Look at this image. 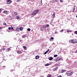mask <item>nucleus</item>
<instances>
[{
	"instance_id": "obj_1",
	"label": "nucleus",
	"mask_w": 77,
	"mask_h": 77,
	"mask_svg": "<svg viewBox=\"0 0 77 77\" xmlns=\"http://www.w3.org/2000/svg\"><path fill=\"white\" fill-rule=\"evenodd\" d=\"M39 11V10L38 9H37L33 11L32 13V15H36V14H38V13Z\"/></svg>"
},
{
	"instance_id": "obj_2",
	"label": "nucleus",
	"mask_w": 77,
	"mask_h": 77,
	"mask_svg": "<svg viewBox=\"0 0 77 77\" xmlns=\"http://www.w3.org/2000/svg\"><path fill=\"white\" fill-rule=\"evenodd\" d=\"M66 74L67 75H72V72L71 71H68L67 72Z\"/></svg>"
},
{
	"instance_id": "obj_3",
	"label": "nucleus",
	"mask_w": 77,
	"mask_h": 77,
	"mask_svg": "<svg viewBox=\"0 0 77 77\" xmlns=\"http://www.w3.org/2000/svg\"><path fill=\"white\" fill-rule=\"evenodd\" d=\"M60 57H58L57 58H55L54 61H55V62H57V61L60 60Z\"/></svg>"
},
{
	"instance_id": "obj_4",
	"label": "nucleus",
	"mask_w": 77,
	"mask_h": 77,
	"mask_svg": "<svg viewBox=\"0 0 77 77\" xmlns=\"http://www.w3.org/2000/svg\"><path fill=\"white\" fill-rule=\"evenodd\" d=\"M7 4H11V0H8V1L7 2Z\"/></svg>"
},
{
	"instance_id": "obj_5",
	"label": "nucleus",
	"mask_w": 77,
	"mask_h": 77,
	"mask_svg": "<svg viewBox=\"0 0 77 77\" xmlns=\"http://www.w3.org/2000/svg\"><path fill=\"white\" fill-rule=\"evenodd\" d=\"M48 59L49 60H52L53 59V58L51 57H48Z\"/></svg>"
},
{
	"instance_id": "obj_6",
	"label": "nucleus",
	"mask_w": 77,
	"mask_h": 77,
	"mask_svg": "<svg viewBox=\"0 0 77 77\" xmlns=\"http://www.w3.org/2000/svg\"><path fill=\"white\" fill-rule=\"evenodd\" d=\"M58 0H53L52 3H54V2H58Z\"/></svg>"
},
{
	"instance_id": "obj_7",
	"label": "nucleus",
	"mask_w": 77,
	"mask_h": 77,
	"mask_svg": "<svg viewBox=\"0 0 77 77\" xmlns=\"http://www.w3.org/2000/svg\"><path fill=\"white\" fill-rule=\"evenodd\" d=\"M3 13H4V14H5L7 15L8 14V11H4L3 12Z\"/></svg>"
},
{
	"instance_id": "obj_8",
	"label": "nucleus",
	"mask_w": 77,
	"mask_h": 77,
	"mask_svg": "<svg viewBox=\"0 0 77 77\" xmlns=\"http://www.w3.org/2000/svg\"><path fill=\"white\" fill-rule=\"evenodd\" d=\"M77 41L75 40L73 41L72 43L73 44H75V43H77Z\"/></svg>"
},
{
	"instance_id": "obj_9",
	"label": "nucleus",
	"mask_w": 77,
	"mask_h": 77,
	"mask_svg": "<svg viewBox=\"0 0 77 77\" xmlns=\"http://www.w3.org/2000/svg\"><path fill=\"white\" fill-rule=\"evenodd\" d=\"M17 53L18 54H21V53H22L21 51H17Z\"/></svg>"
},
{
	"instance_id": "obj_10",
	"label": "nucleus",
	"mask_w": 77,
	"mask_h": 77,
	"mask_svg": "<svg viewBox=\"0 0 77 77\" xmlns=\"http://www.w3.org/2000/svg\"><path fill=\"white\" fill-rule=\"evenodd\" d=\"M8 29L9 30H11L12 29H13V27H12V26H11L10 27H9Z\"/></svg>"
},
{
	"instance_id": "obj_11",
	"label": "nucleus",
	"mask_w": 77,
	"mask_h": 77,
	"mask_svg": "<svg viewBox=\"0 0 77 77\" xmlns=\"http://www.w3.org/2000/svg\"><path fill=\"white\" fill-rule=\"evenodd\" d=\"M55 17V13H54L53 15H52V18H54Z\"/></svg>"
},
{
	"instance_id": "obj_12",
	"label": "nucleus",
	"mask_w": 77,
	"mask_h": 77,
	"mask_svg": "<svg viewBox=\"0 0 77 77\" xmlns=\"http://www.w3.org/2000/svg\"><path fill=\"white\" fill-rule=\"evenodd\" d=\"M39 58V56L38 55H37L35 56V59H38Z\"/></svg>"
},
{
	"instance_id": "obj_13",
	"label": "nucleus",
	"mask_w": 77,
	"mask_h": 77,
	"mask_svg": "<svg viewBox=\"0 0 77 77\" xmlns=\"http://www.w3.org/2000/svg\"><path fill=\"white\" fill-rule=\"evenodd\" d=\"M50 64H51L50 63L45 64V66H49V65H50Z\"/></svg>"
},
{
	"instance_id": "obj_14",
	"label": "nucleus",
	"mask_w": 77,
	"mask_h": 77,
	"mask_svg": "<svg viewBox=\"0 0 77 77\" xmlns=\"http://www.w3.org/2000/svg\"><path fill=\"white\" fill-rule=\"evenodd\" d=\"M20 16H17L15 18L16 19H17V20H19L20 19Z\"/></svg>"
},
{
	"instance_id": "obj_15",
	"label": "nucleus",
	"mask_w": 77,
	"mask_h": 77,
	"mask_svg": "<svg viewBox=\"0 0 77 77\" xmlns=\"http://www.w3.org/2000/svg\"><path fill=\"white\" fill-rule=\"evenodd\" d=\"M58 69V67H56L54 69V71H56V70H57V69Z\"/></svg>"
},
{
	"instance_id": "obj_16",
	"label": "nucleus",
	"mask_w": 77,
	"mask_h": 77,
	"mask_svg": "<svg viewBox=\"0 0 77 77\" xmlns=\"http://www.w3.org/2000/svg\"><path fill=\"white\" fill-rule=\"evenodd\" d=\"M73 42V40H69V43H72Z\"/></svg>"
},
{
	"instance_id": "obj_17",
	"label": "nucleus",
	"mask_w": 77,
	"mask_h": 77,
	"mask_svg": "<svg viewBox=\"0 0 77 77\" xmlns=\"http://www.w3.org/2000/svg\"><path fill=\"white\" fill-rule=\"evenodd\" d=\"M23 48L24 50H26L27 49V47L25 46H23Z\"/></svg>"
},
{
	"instance_id": "obj_18",
	"label": "nucleus",
	"mask_w": 77,
	"mask_h": 77,
	"mask_svg": "<svg viewBox=\"0 0 77 77\" xmlns=\"http://www.w3.org/2000/svg\"><path fill=\"white\" fill-rule=\"evenodd\" d=\"M43 28H44L45 29L46 27V25H43Z\"/></svg>"
},
{
	"instance_id": "obj_19",
	"label": "nucleus",
	"mask_w": 77,
	"mask_h": 77,
	"mask_svg": "<svg viewBox=\"0 0 77 77\" xmlns=\"http://www.w3.org/2000/svg\"><path fill=\"white\" fill-rule=\"evenodd\" d=\"M23 27H21L20 28V30L21 31V30H23Z\"/></svg>"
},
{
	"instance_id": "obj_20",
	"label": "nucleus",
	"mask_w": 77,
	"mask_h": 77,
	"mask_svg": "<svg viewBox=\"0 0 77 77\" xmlns=\"http://www.w3.org/2000/svg\"><path fill=\"white\" fill-rule=\"evenodd\" d=\"M14 14L15 15H18V14L16 12H14Z\"/></svg>"
},
{
	"instance_id": "obj_21",
	"label": "nucleus",
	"mask_w": 77,
	"mask_h": 77,
	"mask_svg": "<svg viewBox=\"0 0 77 77\" xmlns=\"http://www.w3.org/2000/svg\"><path fill=\"white\" fill-rule=\"evenodd\" d=\"M64 72V70H62L61 71V73H63Z\"/></svg>"
},
{
	"instance_id": "obj_22",
	"label": "nucleus",
	"mask_w": 77,
	"mask_h": 77,
	"mask_svg": "<svg viewBox=\"0 0 77 77\" xmlns=\"http://www.w3.org/2000/svg\"><path fill=\"white\" fill-rule=\"evenodd\" d=\"M26 37L25 35H23L22 36L23 38H25V37Z\"/></svg>"
},
{
	"instance_id": "obj_23",
	"label": "nucleus",
	"mask_w": 77,
	"mask_h": 77,
	"mask_svg": "<svg viewBox=\"0 0 77 77\" xmlns=\"http://www.w3.org/2000/svg\"><path fill=\"white\" fill-rule=\"evenodd\" d=\"M27 30H28V31H29V32H30V29L29 28H28Z\"/></svg>"
},
{
	"instance_id": "obj_24",
	"label": "nucleus",
	"mask_w": 77,
	"mask_h": 77,
	"mask_svg": "<svg viewBox=\"0 0 77 77\" xmlns=\"http://www.w3.org/2000/svg\"><path fill=\"white\" fill-rule=\"evenodd\" d=\"M3 25H4V26H6V23H3Z\"/></svg>"
},
{
	"instance_id": "obj_25",
	"label": "nucleus",
	"mask_w": 77,
	"mask_h": 77,
	"mask_svg": "<svg viewBox=\"0 0 77 77\" xmlns=\"http://www.w3.org/2000/svg\"><path fill=\"white\" fill-rule=\"evenodd\" d=\"M51 75H48L47 77H51Z\"/></svg>"
},
{
	"instance_id": "obj_26",
	"label": "nucleus",
	"mask_w": 77,
	"mask_h": 77,
	"mask_svg": "<svg viewBox=\"0 0 77 77\" xmlns=\"http://www.w3.org/2000/svg\"><path fill=\"white\" fill-rule=\"evenodd\" d=\"M74 11H75V8H73V10L72 11V12H74Z\"/></svg>"
},
{
	"instance_id": "obj_27",
	"label": "nucleus",
	"mask_w": 77,
	"mask_h": 77,
	"mask_svg": "<svg viewBox=\"0 0 77 77\" xmlns=\"http://www.w3.org/2000/svg\"><path fill=\"white\" fill-rule=\"evenodd\" d=\"M48 53V52H47V51H46V52H45L44 54H47Z\"/></svg>"
},
{
	"instance_id": "obj_28",
	"label": "nucleus",
	"mask_w": 77,
	"mask_h": 77,
	"mask_svg": "<svg viewBox=\"0 0 77 77\" xmlns=\"http://www.w3.org/2000/svg\"><path fill=\"white\" fill-rule=\"evenodd\" d=\"M46 26L47 27H49V25L48 24L46 25Z\"/></svg>"
},
{
	"instance_id": "obj_29",
	"label": "nucleus",
	"mask_w": 77,
	"mask_h": 77,
	"mask_svg": "<svg viewBox=\"0 0 77 77\" xmlns=\"http://www.w3.org/2000/svg\"><path fill=\"white\" fill-rule=\"evenodd\" d=\"M51 40H53V39H54V38L53 37H51Z\"/></svg>"
},
{
	"instance_id": "obj_30",
	"label": "nucleus",
	"mask_w": 77,
	"mask_h": 77,
	"mask_svg": "<svg viewBox=\"0 0 77 77\" xmlns=\"http://www.w3.org/2000/svg\"><path fill=\"white\" fill-rule=\"evenodd\" d=\"M57 54L54 55V57H57Z\"/></svg>"
},
{
	"instance_id": "obj_31",
	"label": "nucleus",
	"mask_w": 77,
	"mask_h": 77,
	"mask_svg": "<svg viewBox=\"0 0 77 77\" xmlns=\"http://www.w3.org/2000/svg\"><path fill=\"white\" fill-rule=\"evenodd\" d=\"M20 0H16L17 2H20Z\"/></svg>"
},
{
	"instance_id": "obj_32",
	"label": "nucleus",
	"mask_w": 77,
	"mask_h": 77,
	"mask_svg": "<svg viewBox=\"0 0 77 77\" xmlns=\"http://www.w3.org/2000/svg\"><path fill=\"white\" fill-rule=\"evenodd\" d=\"M75 34H76V35H77V31H75Z\"/></svg>"
},
{
	"instance_id": "obj_33",
	"label": "nucleus",
	"mask_w": 77,
	"mask_h": 77,
	"mask_svg": "<svg viewBox=\"0 0 77 77\" xmlns=\"http://www.w3.org/2000/svg\"><path fill=\"white\" fill-rule=\"evenodd\" d=\"M41 30H44V29H43V28H42L40 29Z\"/></svg>"
},
{
	"instance_id": "obj_34",
	"label": "nucleus",
	"mask_w": 77,
	"mask_h": 77,
	"mask_svg": "<svg viewBox=\"0 0 77 77\" xmlns=\"http://www.w3.org/2000/svg\"><path fill=\"white\" fill-rule=\"evenodd\" d=\"M60 32H63V29H62Z\"/></svg>"
},
{
	"instance_id": "obj_35",
	"label": "nucleus",
	"mask_w": 77,
	"mask_h": 77,
	"mask_svg": "<svg viewBox=\"0 0 77 77\" xmlns=\"http://www.w3.org/2000/svg\"><path fill=\"white\" fill-rule=\"evenodd\" d=\"M2 49L3 50V51L5 50V48H2Z\"/></svg>"
},
{
	"instance_id": "obj_36",
	"label": "nucleus",
	"mask_w": 77,
	"mask_h": 77,
	"mask_svg": "<svg viewBox=\"0 0 77 77\" xmlns=\"http://www.w3.org/2000/svg\"><path fill=\"white\" fill-rule=\"evenodd\" d=\"M60 2H63V0H60Z\"/></svg>"
},
{
	"instance_id": "obj_37",
	"label": "nucleus",
	"mask_w": 77,
	"mask_h": 77,
	"mask_svg": "<svg viewBox=\"0 0 77 77\" xmlns=\"http://www.w3.org/2000/svg\"><path fill=\"white\" fill-rule=\"evenodd\" d=\"M67 32H69V31L68 29L67 30Z\"/></svg>"
},
{
	"instance_id": "obj_38",
	"label": "nucleus",
	"mask_w": 77,
	"mask_h": 77,
	"mask_svg": "<svg viewBox=\"0 0 77 77\" xmlns=\"http://www.w3.org/2000/svg\"><path fill=\"white\" fill-rule=\"evenodd\" d=\"M57 77H62V76L61 75H60V76H58Z\"/></svg>"
},
{
	"instance_id": "obj_39",
	"label": "nucleus",
	"mask_w": 77,
	"mask_h": 77,
	"mask_svg": "<svg viewBox=\"0 0 77 77\" xmlns=\"http://www.w3.org/2000/svg\"><path fill=\"white\" fill-rule=\"evenodd\" d=\"M2 49L0 50V52H2Z\"/></svg>"
},
{
	"instance_id": "obj_40",
	"label": "nucleus",
	"mask_w": 77,
	"mask_h": 77,
	"mask_svg": "<svg viewBox=\"0 0 77 77\" xmlns=\"http://www.w3.org/2000/svg\"><path fill=\"white\" fill-rule=\"evenodd\" d=\"M55 34H57V32H55Z\"/></svg>"
},
{
	"instance_id": "obj_41",
	"label": "nucleus",
	"mask_w": 77,
	"mask_h": 77,
	"mask_svg": "<svg viewBox=\"0 0 77 77\" xmlns=\"http://www.w3.org/2000/svg\"><path fill=\"white\" fill-rule=\"evenodd\" d=\"M8 51H9L10 50V48H8Z\"/></svg>"
},
{
	"instance_id": "obj_42",
	"label": "nucleus",
	"mask_w": 77,
	"mask_h": 77,
	"mask_svg": "<svg viewBox=\"0 0 77 77\" xmlns=\"http://www.w3.org/2000/svg\"><path fill=\"white\" fill-rule=\"evenodd\" d=\"M75 53H77V50L75 51Z\"/></svg>"
},
{
	"instance_id": "obj_43",
	"label": "nucleus",
	"mask_w": 77,
	"mask_h": 77,
	"mask_svg": "<svg viewBox=\"0 0 77 77\" xmlns=\"http://www.w3.org/2000/svg\"><path fill=\"white\" fill-rule=\"evenodd\" d=\"M48 51H49V49H48L46 51H47V52H48Z\"/></svg>"
},
{
	"instance_id": "obj_44",
	"label": "nucleus",
	"mask_w": 77,
	"mask_h": 77,
	"mask_svg": "<svg viewBox=\"0 0 77 77\" xmlns=\"http://www.w3.org/2000/svg\"><path fill=\"white\" fill-rule=\"evenodd\" d=\"M2 29V27H0V29Z\"/></svg>"
},
{
	"instance_id": "obj_45",
	"label": "nucleus",
	"mask_w": 77,
	"mask_h": 77,
	"mask_svg": "<svg viewBox=\"0 0 77 77\" xmlns=\"http://www.w3.org/2000/svg\"><path fill=\"white\" fill-rule=\"evenodd\" d=\"M41 3L42 4V0L41 1Z\"/></svg>"
},
{
	"instance_id": "obj_46",
	"label": "nucleus",
	"mask_w": 77,
	"mask_h": 77,
	"mask_svg": "<svg viewBox=\"0 0 77 77\" xmlns=\"http://www.w3.org/2000/svg\"><path fill=\"white\" fill-rule=\"evenodd\" d=\"M10 19H11H11H12V18H11V17H10Z\"/></svg>"
},
{
	"instance_id": "obj_47",
	"label": "nucleus",
	"mask_w": 77,
	"mask_h": 77,
	"mask_svg": "<svg viewBox=\"0 0 77 77\" xmlns=\"http://www.w3.org/2000/svg\"><path fill=\"white\" fill-rule=\"evenodd\" d=\"M14 29H13L12 30V31H14Z\"/></svg>"
},
{
	"instance_id": "obj_48",
	"label": "nucleus",
	"mask_w": 77,
	"mask_h": 77,
	"mask_svg": "<svg viewBox=\"0 0 77 77\" xmlns=\"http://www.w3.org/2000/svg\"><path fill=\"white\" fill-rule=\"evenodd\" d=\"M69 32H71V30L69 31Z\"/></svg>"
},
{
	"instance_id": "obj_49",
	"label": "nucleus",
	"mask_w": 77,
	"mask_h": 77,
	"mask_svg": "<svg viewBox=\"0 0 77 77\" xmlns=\"http://www.w3.org/2000/svg\"><path fill=\"white\" fill-rule=\"evenodd\" d=\"M76 17L77 18V15L76 16Z\"/></svg>"
}]
</instances>
